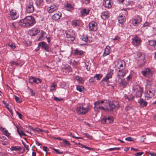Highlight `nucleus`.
Returning <instances> with one entry per match:
<instances>
[{"mask_svg":"<svg viewBox=\"0 0 156 156\" xmlns=\"http://www.w3.org/2000/svg\"><path fill=\"white\" fill-rule=\"evenodd\" d=\"M36 23L35 18L32 16H27L20 20L19 24L20 26L29 27L33 26Z\"/></svg>","mask_w":156,"mask_h":156,"instance_id":"nucleus-1","label":"nucleus"},{"mask_svg":"<svg viewBox=\"0 0 156 156\" xmlns=\"http://www.w3.org/2000/svg\"><path fill=\"white\" fill-rule=\"evenodd\" d=\"M104 103V100H99L95 101L94 104V111L96 112H99L100 110H105V108L102 105V104Z\"/></svg>","mask_w":156,"mask_h":156,"instance_id":"nucleus-2","label":"nucleus"},{"mask_svg":"<svg viewBox=\"0 0 156 156\" xmlns=\"http://www.w3.org/2000/svg\"><path fill=\"white\" fill-rule=\"evenodd\" d=\"M133 90L136 97H141L143 90L140 86L138 85L135 86L133 88Z\"/></svg>","mask_w":156,"mask_h":156,"instance_id":"nucleus-3","label":"nucleus"},{"mask_svg":"<svg viewBox=\"0 0 156 156\" xmlns=\"http://www.w3.org/2000/svg\"><path fill=\"white\" fill-rule=\"evenodd\" d=\"M89 109V107L87 106L86 108L83 107L82 105H80L76 108V111L78 114H86Z\"/></svg>","mask_w":156,"mask_h":156,"instance_id":"nucleus-4","label":"nucleus"},{"mask_svg":"<svg viewBox=\"0 0 156 156\" xmlns=\"http://www.w3.org/2000/svg\"><path fill=\"white\" fill-rule=\"evenodd\" d=\"M119 106V102L114 101L109 104V107L107 109L108 111H112L114 109H118Z\"/></svg>","mask_w":156,"mask_h":156,"instance_id":"nucleus-5","label":"nucleus"},{"mask_svg":"<svg viewBox=\"0 0 156 156\" xmlns=\"http://www.w3.org/2000/svg\"><path fill=\"white\" fill-rule=\"evenodd\" d=\"M143 75L147 78H149L152 76L153 73L151 69L149 68H147L141 72Z\"/></svg>","mask_w":156,"mask_h":156,"instance_id":"nucleus-6","label":"nucleus"},{"mask_svg":"<svg viewBox=\"0 0 156 156\" xmlns=\"http://www.w3.org/2000/svg\"><path fill=\"white\" fill-rule=\"evenodd\" d=\"M34 10L33 2L32 1H30L27 5L26 11L28 13H32Z\"/></svg>","mask_w":156,"mask_h":156,"instance_id":"nucleus-7","label":"nucleus"},{"mask_svg":"<svg viewBox=\"0 0 156 156\" xmlns=\"http://www.w3.org/2000/svg\"><path fill=\"white\" fill-rule=\"evenodd\" d=\"M89 30L92 31H96L98 29L97 23L94 21H91L89 23Z\"/></svg>","mask_w":156,"mask_h":156,"instance_id":"nucleus-8","label":"nucleus"},{"mask_svg":"<svg viewBox=\"0 0 156 156\" xmlns=\"http://www.w3.org/2000/svg\"><path fill=\"white\" fill-rule=\"evenodd\" d=\"M147 91L145 93V97L147 99L151 98L154 97L155 95V92L153 90L146 89Z\"/></svg>","mask_w":156,"mask_h":156,"instance_id":"nucleus-9","label":"nucleus"},{"mask_svg":"<svg viewBox=\"0 0 156 156\" xmlns=\"http://www.w3.org/2000/svg\"><path fill=\"white\" fill-rule=\"evenodd\" d=\"M66 37L68 41H72L75 40L74 34L70 31H66Z\"/></svg>","mask_w":156,"mask_h":156,"instance_id":"nucleus-10","label":"nucleus"},{"mask_svg":"<svg viewBox=\"0 0 156 156\" xmlns=\"http://www.w3.org/2000/svg\"><path fill=\"white\" fill-rule=\"evenodd\" d=\"M141 42V39L137 36H136L132 38V43L135 46H139Z\"/></svg>","mask_w":156,"mask_h":156,"instance_id":"nucleus-11","label":"nucleus"},{"mask_svg":"<svg viewBox=\"0 0 156 156\" xmlns=\"http://www.w3.org/2000/svg\"><path fill=\"white\" fill-rule=\"evenodd\" d=\"M38 47H41V48L44 49L46 51L48 52L49 51V47L46 42L44 41L39 42L38 44Z\"/></svg>","mask_w":156,"mask_h":156,"instance_id":"nucleus-12","label":"nucleus"},{"mask_svg":"<svg viewBox=\"0 0 156 156\" xmlns=\"http://www.w3.org/2000/svg\"><path fill=\"white\" fill-rule=\"evenodd\" d=\"M114 120L112 116H109L108 117H104L101 121L103 123H112Z\"/></svg>","mask_w":156,"mask_h":156,"instance_id":"nucleus-13","label":"nucleus"},{"mask_svg":"<svg viewBox=\"0 0 156 156\" xmlns=\"http://www.w3.org/2000/svg\"><path fill=\"white\" fill-rule=\"evenodd\" d=\"M115 66L119 69L123 70L125 68V62L123 61H119L115 64Z\"/></svg>","mask_w":156,"mask_h":156,"instance_id":"nucleus-14","label":"nucleus"},{"mask_svg":"<svg viewBox=\"0 0 156 156\" xmlns=\"http://www.w3.org/2000/svg\"><path fill=\"white\" fill-rule=\"evenodd\" d=\"M10 17L12 19L14 20L19 17V15L17 14L16 11L13 9H11L10 11Z\"/></svg>","mask_w":156,"mask_h":156,"instance_id":"nucleus-15","label":"nucleus"},{"mask_svg":"<svg viewBox=\"0 0 156 156\" xmlns=\"http://www.w3.org/2000/svg\"><path fill=\"white\" fill-rule=\"evenodd\" d=\"M113 70L110 69L108 72V73L103 78V81H107L109 79L111 78L113 74Z\"/></svg>","mask_w":156,"mask_h":156,"instance_id":"nucleus-16","label":"nucleus"},{"mask_svg":"<svg viewBox=\"0 0 156 156\" xmlns=\"http://www.w3.org/2000/svg\"><path fill=\"white\" fill-rule=\"evenodd\" d=\"M141 21L142 19L141 18L138 17L137 18L133 19L132 21V23L133 26H138Z\"/></svg>","mask_w":156,"mask_h":156,"instance_id":"nucleus-17","label":"nucleus"},{"mask_svg":"<svg viewBox=\"0 0 156 156\" xmlns=\"http://www.w3.org/2000/svg\"><path fill=\"white\" fill-rule=\"evenodd\" d=\"M125 74L126 73L123 70L120 69L117 73V77L118 78L119 80L120 79L123 78L125 76Z\"/></svg>","mask_w":156,"mask_h":156,"instance_id":"nucleus-18","label":"nucleus"},{"mask_svg":"<svg viewBox=\"0 0 156 156\" xmlns=\"http://www.w3.org/2000/svg\"><path fill=\"white\" fill-rule=\"evenodd\" d=\"M40 31L39 30L35 28H32L29 31L30 35L32 36H34L37 35Z\"/></svg>","mask_w":156,"mask_h":156,"instance_id":"nucleus-19","label":"nucleus"},{"mask_svg":"<svg viewBox=\"0 0 156 156\" xmlns=\"http://www.w3.org/2000/svg\"><path fill=\"white\" fill-rule=\"evenodd\" d=\"M58 9V6L55 5H51L48 9V12L49 13H51Z\"/></svg>","mask_w":156,"mask_h":156,"instance_id":"nucleus-20","label":"nucleus"},{"mask_svg":"<svg viewBox=\"0 0 156 156\" xmlns=\"http://www.w3.org/2000/svg\"><path fill=\"white\" fill-rule=\"evenodd\" d=\"M62 16V13L60 12H58L52 16V19L54 20H58Z\"/></svg>","mask_w":156,"mask_h":156,"instance_id":"nucleus-21","label":"nucleus"},{"mask_svg":"<svg viewBox=\"0 0 156 156\" xmlns=\"http://www.w3.org/2000/svg\"><path fill=\"white\" fill-rule=\"evenodd\" d=\"M120 79L121 80L120 81H119V83L121 86L124 88L126 86L127 83L124 79L121 78Z\"/></svg>","mask_w":156,"mask_h":156,"instance_id":"nucleus-22","label":"nucleus"},{"mask_svg":"<svg viewBox=\"0 0 156 156\" xmlns=\"http://www.w3.org/2000/svg\"><path fill=\"white\" fill-rule=\"evenodd\" d=\"M110 48L109 46H107L105 48L103 54V56H105L108 55L110 52Z\"/></svg>","mask_w":156,"mask_h":156,"instance_id":"nucleus-23","label":"nucleus"},{"mask_svg":"<svg viewBox=\"0 0 156 156\" xmlns=\"http://www.w3.org/2000/svg\"><path fill=\"white\" fill-rule=\"evenodd\" d=\"M89 13V10L86 9H83L80 12V13L82 16H86Z\"/></svg>","mask_w":156,"mask_h":156,"instance_id":"nucleus-24","label":"nucleus"},{"mask_svg":"<svg viewBox=\"0 0 156 156\" xmlns=\"http://www.w3.org/2000/svg\"><path fill=\"white\" fill-rule=\"evenodd\" d=\"M118 19L119 23L121 24H123L126 20L125 17L122 15L119 16Z\"/></svg>","mask_w":156,"mask_h":156,"instance_id":"nucleus-25","label":"nucleus"},{"mask_svg":"<svg viewBox=\"0 0 156 156\" xmlns=\"http://www.w3.org/2000/svg\"><path fill=\"white\" fill-rule=\"evenodd\" d=\"M101 18L104 20H106L108 17V13L107 12H104L102 13L101 16Z\"/></svg>","mask_w":156,"mask_h":156,"instance_id":"nucleus-26","label":"nucleus"},{"mask_svg":"<svg viewBox=\"0 0 156 156\" xmlns=\"http://www.w3.org/2000/svg\"><path fill=\"white\" fill-rule=\"evenodd\" d=\"M138 102L141 106H143L145 107L147 106V102L142 98H140L138 101Z\"/></svg>","mask_w":156,"mask_h":156,"instance_id":"nucleus-27","label":"nucleus"},{"mask_svg":"<svg viewBox=\"0 0 156 156\" xmlns=\"http://www.w3.org/2000/svg\"><path fill=\"white\" fill-rule=\"evenodd\" d=\"M65 6L66 9L69 11L73 9V7L70 4L67 3L65 5Z\"/></svg>","mask_w":156,"mask_h":156,"instance_id":"nucleus-28","label":"nucleus"},{"mask_svg":"<svg viewBox=\"0 0 156 156\" xmlns=\"http://www.w3.org/2000/svg\"><path fill=\"white\" fill-rule=\"evenodd\" d=\"M146 89H148L151 87L152 83L151 81L150 80H147L146 82Z\"/></svg>","mask_w":156,"mask_h":156,"instance_id":"nucleus-29","label":"nucleus"},{"mask_svg":"<svg viewBox=\"0 0 156 156\" xmlns=\"http://www.w3.org/2000/svg\"><path fill=\"white\" fill-rule=\"evenodd\" d=\"M74 53L76 55H81L83 53V51L81 50H79L78 49H76L74 51Z\"/></svg>","mask_w":156,"mask_h":156,"instance_id":"nucleus-30","label":"nucleus"},{"mask_svg":"<svg viewBox=\"0 0 156 156\" xmlns=\"http://www.w3.org/2000/svg\"><path fill=\"white\" fill-rule=\"evenodd\" d=\"M45 34V32L43 30L41 31L40 33L41 35L38 39V41L43 40H44L43 36Z\"/></svg>","mask_w":156,"mask_h":156,"instance_id":"nucleus-31","label":"nucleus"},{"mask_svg":"<svg viewBox=\"0 0 156 156\" xmlns=\"http://www.w3.org/2000/svg\"><path fill=\"white\" fill-rule=\"evenodd\" d=\"M21 148L18 146H12L11 148V150L12 151H20Z\"/></svg>","mask_w":156,"mask_h":156,"instance_id":"nucleus-32","label":"nucleus"},{"mask_svg":"<svg viewBox=\"0 0 156 156\" xmlns=\"http://www.w3.org/2000/svg\"><path fill=\"white\" fill-rule=\"evenodd\" d=\"M125 98L126 99H127L129 101H133V97L131 96H125Z\"/></svg>","mask_w":156,"mask_h":156,"instance_id":"nucleus-33","label":"nucleus"},{"mask_svg":"<svg viewBox=\"0 0 156 156\" xmlns=\"http://www.w3.org/2000/svg\"><path fill=\"white\" fill-rule=\"evenodd\" d=\"M145 61L144 59L142 60V62L139 64L137 66V67L139 68H142L145 65Z\"/></svg>","mask_w":156,"mask_h":156,"instance_id":"nucleus-34","label":"nucleus"},{"mask_svg":"<svg viewBox=\"0 0 156 156\" xmlns=\"http://www.w3.org/2000/svg\"><path fill=\"white\" fill-rule=\"evenodd\" d=\"M17 132L21 136H25L26 135V134L23 131H20L19 130L18 127H17Z\"/></svg>","mask_w":156,"mask_h":156,"instance_id":"nucleus-35","label":"nucleus"},{"mask_svg":"<svg viewBox=\"0 0 156 156\" xmlns=\"http://www.w3.org/2000/svg\"><path fill=\"white\" fill-rule=\"evenodd\" d=\"M84 89V87L82 86H77L76 90L80 92L82 91Z\"/></svg>","mask_w":156,"mask_h":156,"instance_id":"nucleus-36","label":"nucleus"},{"mask_svg":"<svg viewBox=\"0 0 156 156\" xmlns=\"http://www.w3.org/2000/svg\"><path fill=\"white\" fill-rule=\"evenodd\" d=\"M14 97L15 100L17 103H20L22 101L21 99L19 97H17L16 95H14Z\"/></svg>","mask_w":156,"mask_h":156,"instance_id":"nucleus-37","label":"nucleus"},{"mask_svg":"<svg viewBox=\"0 0 156 156\" xmlns=\"http://www.w3.org/2000/svg\"><path fill=\"white\" fill-rule=\"evenodd\" d=\"M95 78H96L98 80H99L102 77V75L101 74H96L94 76Z\"/></svg>","mask_w":156,"mask_h":156,"instance_id":"nucleus-38","label":"nucleus"},{"mask_svg":"<svg viewBox=\"0 0 156 156\" xmlns=\"http://www.w3.org/2000/svg\"><path fill=\"white\" fill-rule=\"evenodd\" d=\"M79 23V21L77 20H73L72 21V25L75 27L78 26Z\"/></svg>","mask_w":156,"mask_h":156,"instance_id":"nucleus-39","label":"nucleus"},{"mask_svg":"<svg viewBox=\"0 0 156 156\" xmlns=\"http://www.w3.org/2000/svg\"><path fill=\"white\" fill-rule=\"evenodd\" d=\"M149 44L150 45L153 46L154 47V43L155 42V40H150L148 41Z\"/></svg>","mask_w":156,"mask_h":156,"instance_id":"nucleus-40","label":"nucleus"},{"mask_svg":"<svg viewBox=\"0 0 156 156\" xmlns=\"http://www.w3.org/2000/svg\"><path fill=\"white\" fill-rule=\"evenodd\" d=\"M85 66L86 67V69L87 70L89 71L90 69V64L88 62H86L85 63Z\"/></svg>","mask_w":156,"mask_h":156,"instance_id":"nucleus-41","label":"nucleus"},{"mask_svg":"<svg viewBox=\"0 0 156 156\" xmlns=\"http://www.w3.org/2000/svg\"><path fill=\"white\" fill-rule=\"evenodd\" d=\"M34 83H40L41 82V80L38 78H36L34 77Z\"/></svg>","mask_w":156,"mask_h":156,"instance_id":"nucleus-42","label":"nucleus"},{"mask_svg":"<svg viewBox=\"0 0 156 156\" xmlns=\"http://www.w3.org/2000/svg\"><path fill=\"white\" fill-rule=\"evenodd\" d=\"M28 89L30 90L29 93L31 96H34L35 94V92L32 89H30L29 87H28Z\"/></svg>","mask_w":156,"mask_h":156,"instance_id":"nucleus-43","label":"nucleus"},{"mask_svg":"<svg viewBox=\"0 0 156 156\" xmlns=\"http://www.w3.org/2000/svg\"><path fill=\"white\" fill-rule=\"evenodd\" d=\"M83 135L86 136L87 138L91 139L92 140L93 139V137L91 135H90L87 133H84L83 134Z\"/></svg>","mask_w":156,"mask_h":156,"instance_id":"nucleus-44","label":"nucleus"},{"mask_svg":"<svg viewBox=\"0 0 156 156\" xmlns=\"http://www.w3.org/2000/svg\"><path fill=\"white\" fill-rule=\"evenodd\" d=\"M63 143H64V145L66 146H69L70 145V144L69 141L65 139L62 140Z\"/></svg>","mask_w":156,"mask_h":156,"instance_id":"nucleus-45","label":"nucleus"},{"mask_svg":"<svg viewBox=\"0 0 156 156\" xmlns=\"http://www.w3.org/2000/svg\"><path fill=\"white\" fill-rule=\"evenodd\" d=\"M34 77H30L29 79V83L31 84L34 83Z\"/></svg>","mask_w":156,"mask_h":156,"instance_id":"nucleus-46","label":"nucleus"},{"mask_svg":"<svg viewBox=\"0 0 156 156\" xmlns=\"http://www.w3.org/2000/svg\"><path fill=\"white\" fill-rule=\"evenodd\" d=\"M56 86V84L54 83H52L51 86H50V90H53L55 89V88Z\"/></svg>","mask_w":156,"mask_h":156,"instance_id":"nucleus-47","label":"nucleus"},{"mask_svg":"<svg viewBox=\"0 0 156 156\" xmlns=\"http://www.w3.org/2000/svg\"><path fill=\"white\" fill-rule=\"evenodd\" d=\"M19 24V22H14L12 23V26L13 27L15 28H17L18 27V25Z\"/></svg>","mask_w":156,"mask_h":156,"instance_id":"nucleus-48","label":"nucleus"},{"mask_svg":"<svg viewBox=\"0 0 156 156\" xmlns=\"http://www.w3.org/2000/svg\"><path fill=\"white\" fill-rule=\"evenodd\" d=\"M51 148L54 150L57 154H62L63 153V152H60L58 150L54 148L51 147Z\"/></svg>","mask_w":156,"mask_h":156,"instance_id":"nucleus-49","label":"nucleus"},{"mask_svg":"<svg viewBox=\"0 0 156 156\" xmlns=\"http://www.w3.org/2000/svg\"><path fill=\"white\" fill-rule=\"evenodd\" d=\"M120 147H113L110 148L108 149L109 151H112L115 150H120Z\"/></svg>","mask_w":156,"mask_h":156,"instance_id":"nucleus-50","label":"nucleus"},{"mask_svg":"<svg viewBox=\"0 0 156 156\" xmlns=\"http://www.w3.org/2000/svg\"><path fill=\"white\" fill-rule=\"evenodd\" d=\"M60 86L61 87L63 88L66 86V83L64 82H61L60 83Z\"/></svg>","mask_w":156,"mask_h":156,"instance_id":"nucleus-51","label":"nucleus"},{"mask_svg":"<svg viewBox=\"0 0 156 156\" xmlns=\"http://www.w3.org/2000/svg\"><path fill=\"white\" fill-rule=\"evenodd\" d=\"M65 68L67 70L68 72H70L72 71V69L68 65L66 66Z\"/></svg>","mask_w":156,"mask_h":156,"instance_id":"nucleus-52","label":"nucleus"},{"mask_svg":"<svg viewBox=\"0 0 156 156\" xmlns=\"http://www.w3.org/2000/svg\"><path fill=\"white\" fill-rule=\"evenodd\" d=\"M77 81L81 83H82L83 82V78L81 77H78V78L77 79Z\"/></svg>","mask_w":156,"mask_h":156,"instance_id":"nucleus-53","label":"nucleus"},{"mask_svg":"<svg viewBox=\"0 0 156 156\" xmlns=\"http://www.w3.org/2000/svg\"><path fill=\"white\" fill-rule=\"evenodd\" d=\"M43 1V0H37L36 4L37 5H40L41 4Z\"/></svg>","mask_w":156,"mask_h":156,"instance_id":"nucleus-54","label":"nucleus"},{"mask_svg":"<svg viewBox=\"0 0 156 156\" xmlns=\"http://www.w3.org/2000/svg\"><path fill=\"white\" fill-rule=\"evenodd\" d=\"M9 45L11 47V48L13 50L15 48L16 46L14 44H9Z\"/></svg>","mask_w":156,"mask_h":156,"instance_id":"nucleus-55","label":"nucleus"},{"mask_svg":"<svg viewBox=\"0 0 156 156\" xmlns=\"http://www.w3.org/2000/svg\"><path fill=\"white\" fill-rule=\"evenodd\" d=\"M11 64L12 66L14 65H15L16 66H18L19 65V64L17 62H15L14 61H12L11 62Z\"/></svg>","mask_w":156,"mask_h":156,"instance_id":"nucleus-56","label":"nucleus"},{"mask_svg":"<svg viewBox=\"0 0 156 156\" xmlns=\"http://www.w3.org/2000/svg\"><path fill=\"white\" fill-rule=\"evenodd\" d=\"M36 131L39 133L42 132H47L46 130L44 131V130H42L41 129L38 128L36 129Z\"/></svg>","mask_w":156,"mask_h":156,"instance_id":"nucleus-57","label":"nucleus"},{"mask_svg":"<svg viewBox=\"0 0 156 156\" xmlns=\"http://www.w3.org/2000/svg\"><path fill=\"white\" fill-rule=\"evenodd\" d=\"M125 140L129 141H133V138L131 137H128L126 138H125Z\"/></svg>","mask_w":156,"mask_h":156,"instance_id":"nucleus-58","label":"nucleus"},{"mask_svg":"<svg viewBox=\"0 0 156 156\" xmlns=\"http://www.w3.org/2000/svg\"><path fill=\"white\" fill-rule=\"evenodd\" d=\"M108 0H106L105 1V2L103 3L105 7L107 8H109V6H108Z\"/></svg>","mask_w":156,"mask_h":156,"instance_id":"nucleus-59","label":"nucleus"},{"mask_svg":"<svg viewBox=\"0 0 156 156\" xmlns=\"http://www.w3.org/2000/svg\"><path fill=\"white\" fill-rule=\"evenodd\" d=\"M89 81L90 83H93L95 81V77H94L90 78L89 80Z\"/></svg>","mask_w":156,"mask_h":156,"instance_id":"nucleus-60","label":"nucleus"},{"mask_svg":"<svg viewBox=\"0 0 156 156\" xmlns=\"http://www.w3.org/2000/svg\"><path fill=\"white\" fill-rule=\"evenodd\" d=\"M144 154L143 152H137L135 154V155L136 156H140Z\"/></svg>","mask_w":156,"mask_h":156,"instance_id":"nucleus-61","label":"nucleus"},{"mask_svg":"<svg viewBox=\"0 0 156 156\" xmlns=\"http://www.w3.org/2000/svg\"><path fill=\"white\" fill-rule=\"evenodd\" d=\"M120 38L117 36H116L115 37L112 38V40L113 41L117 40L119 41L120 40Z\"/></svg>","mask_w":156,"mask_h":156,"instance_id":"nucleus-62","label":"nucleus"},{"mask_svg":"<svg viewBox=\"0 0 156 156\" xmlns=\"http://www.w3.org/2000/svg\"><path fill=\"white\" fill-rule=\"evenodd\" d=\"M82 40L83 41H85L86 42H87L88 41V37H83Z\"/></svg>","mask_w":156,"mask_h":156,"instance_id":"nucleus-63","label":"nucleus"},{"mask_svg":"<svg viewBox=\"0 0 156 156\" xmlns=\"http://www.w3.org/2000/svg\"><path fill=\"white\" fill-rule=\"evenodd\" d=\"M4 134L6 136H8L9 135L10 133L8 132L7 130L5 129L4 130Z\"/></svg>","mask_w":156,"mask_h":156,"instance_id":"nucleus-64","label":"nucleus"}]
</instances>
